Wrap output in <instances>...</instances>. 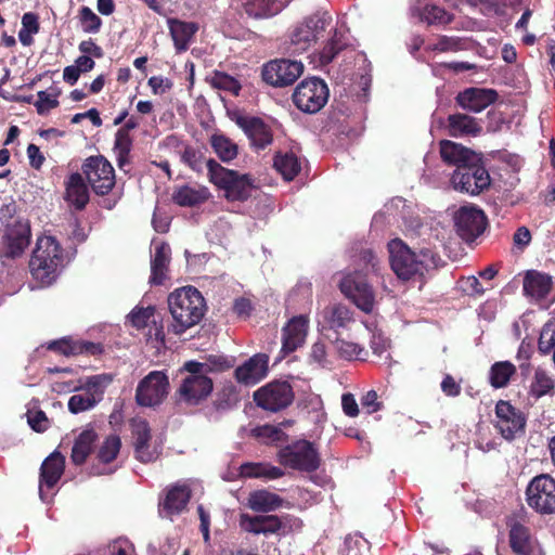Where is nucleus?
I'll use <instances>...</instances> for the list:
<instances>
[{
	"label": "nucleus",
	"mask_w": 555,
	"mask_h": 555,
	"mask_svg": "<svg viewBox=\"0 0 555 555\" xmlns=\"http://www.w3.org/2000/svg\"><path fill=\"white\" fill-rule=\"evenodd\" d=\"M113 382V376L109 374H99L90 376L86 379L85 383L79 380L77 386L73 387L74 391H78L80 389H86L88 393H94V397L102 399V396L105 391V388Z\"/></svg>",
	"instance_id": "obj_44"
},
{
	"label": "nucleus",
	"mask_w": 555,
	"mask_h": 555,
	"mask_svg": "<svg viewBox=\"0 0 555 555\" xmlns=\"http://www.w3.org/2000/svg\"><path fill=\"white\" fill-rule=\"evenodd\" d=\"M63 264V248L52 236L37 240L36 248L29 260V270L34 279L42 284H51Z\"/></svg>",
	"instance_id": "obj_4"
},
{
	"label": "nucleus",
	"mask_w": 555,
	"mask_h": 555,
	"mask_svg": "<svg viewBox=\"0 0 555 555\" xmlns=\"http://www.w3.org/2000/svg\"><path fill=\"white\" fill-rule=\"evenodd\" d=\"M552 276L535 270L527 271L524 278V293L537 300L544 299L552 291Z\"/></svg>",
	"instance_id": "obj_29"
},
{
	"label": "nucleus",
	"mask_w": 555,
	"mask_h": 555,
	"mask_svg": "<svg viewBox=\"0 0 555 555\" xmlns=\"http://www.w3.org/2000/svg\"><path fill=\"white\" fill-rule=\"evenodd\" d=\"M232 366L230 360L224 356L209 354L206 358L207 372H223Z\"/></svg>",
	"instance_id": "obj_61"
},
{
	"label": "nucleus",
	"mask_w": 555,
	"mask_h": 555,
	"mask_svg": "<svg viewBox=\"0 0 555 555\" xmlns=\"http://www.w3.org/2000/svg\"><path fill=\"white\" fill-rule=\"evenodd\" d=\"M348 47L346 34L335 29L332 37L327 40L320 52V61L323 65L330 64L333 60Z\"/></svg>",
	"instance_id": "obj_37"
},
{
	"label": "nucleus",
	"mask_w": 555,
	"mask_h": 555,
	"mask_svg": "<svg viewBox=\"0 0 555 555\" xmlns=\"http://www.w3.org/2000/svg\"><path fill=\"white\" fill-rule=\"evenodd\" d=\"M79 20L85 33L95 34L102 26V20L89 7H81Z\"/></svg>",
	"instance_id": "obj_54"
},
{
	"label": "nucleus",
	"mask_w": 555,
	"mask_h": 555,
	"mask_svg": "<svg viewBox=\"0 0 555 555\" xmlns=\"http://www.w3.org/2000/svg\"><path fill=\"white\" fill-rule=\"evenodd\" d=\"M206 81L211 88L227 91L235 96H237L242 90V85L236 78L221 70H214L212 74L206 78Z\"/></svg>",
	"instance_id": "obj_42"
},
{
	"label": "nucleus",
	"mask_w": 555,
	"mask_h": 555,
	"mask_svg": "<svg viewBox=\"0 0 555 555\" xmlns=\"http://www.w3.org/2000/svg\"><path fill=\"white\" fill-rule=\"evenodd\" d=\"M65 468V457L60 452H52L41 464L39 476V495L44 500L43 488L51 489L60 481Z\"/></svg>",
	"instance_id": "obj_21"
},
{
	"label": "nucleus",
	"mask_w": 555,
	"mask_h": 555,
	"mask_svg": "<svg viewBox=\"0 0 555 555\" xmlns=\"http://www.w3.org/2000/svg\"><path fill=\"white\" fill-rule=\"evenodd\" d=\"M498 99L499 94L494 89L469 87L459 92L454 100L464 111L480 113Z\"/></svg>",
	"instance_id": "obj_16"
},
{
	"label": "nucleus",
	"mask_w": 555,
	"mask_h": 555,
	"mask_svg": "<svg viewBox=\"0 0 555 555\" xmlns=\"http://www.w3.org/2000/svg\"><path fill=\"white\" fill-rule=\"evenodd\" d=\"M31 232L28 223L16 221L11 224L3 235V254L9 258L20 257L30 243Z\"/></svg>",
	"instance_id": "obj_19"
},
{
	"label": "nucleus",
	"mask_w": 555,
	"mask_h": 555,
	"mask_svg": "<svg viewBox=\"0 0 555 555\" xmlns=\"http://www.w3.org/2000/svg\"><path fill=\"white\" fill-rule=\"evenodd\" d=\"M134 449L144 447L150 443L152 439L151 428L147 422H140L133 429Z\"/></svg>",
	"instance_id": "obj_59"
},
{
	"label": "nucleus",
	"mask_w": 555,
	"mask_h": 555,
	"mask_svg": "<svg viewBox=\"0 0 555 555\" xmlns=\"http://www.w3.org/2000/svg\"><path fill=\"white\" fill-rule=\"evenodd\" d=\"M305 23L312 35H314V40L317 41L323 37L326 28L331 25L332 16L328 12H315L311 16L307 17Z\"/></svg>",
	"instance_id": "obj_49"
},
{
	"label": "nucleus",
	"mask_w": 555,
	"mask_h": 555,
	"mask_svg": "<svg viewBox=\"0 0 555 555\" xmlns=\"http://www.w3.org/2000/svg\"><path fill=\"white\" fill-rule=\"evenodd\" d=\"M279 389V405L281 411L293 403L295 395L293 386L287 380L280 382Z\"/></svg>",
	"instance_id": "obj_64"
},
{
	"label": "nucleus",
	"mask_w": 555,
	"mask_h": 555,
	"mask_svg": "<svg viewBox=\"0 0 555 555\" xmlns=\"http://www.w3.org/2000/svg\"><path fill=\"white\" fill-rule=\"evenodd\" d=\"M495 417L494 426L505 440L512 441L525 434L527 418L509 401L499 400L496 402Z\"/></svg>",
	"instance_id": "obj_11"
},
{
	"label": "nucleus",
	"mask_w": 555,
	"mask_h": 555,
	"mask_svg": "<svg viewBox=\"0 0 555 555\" xmlns=\"http://www.w3.org/2000/svg\"><path fill=\"white\" fill-rule=\"evenodd\" d=\"M233 120L258 149H264L272 143V131L261 118L237 114Z\"/></svg>",
	"instance_id": "obj_18"
},
{
	"label": "nucleus",
	"mask_w": 555,
	"mask_h": 555,
	"mask_svg": "<svg viewBox=\"0 0 555 555\" xmlns=\"http://www.w3.org/2000/svg\"><path fill=\"white\" fill-rule=\"evenodd\" d=\"M464 49V42L460 38L441 36L436 46L435 50L447 52V51H460Z\"/></svg>",
	"instance_id": "obj_62"
},
{
	"label": "nucleus",
	"mask_w": 555,
	"mask_h": 555,
	"mask_svg": "<svg viewBox=\"0 0 555 555\" xmlns=\"http://www.w3.org/2000/svg\"><path fill=\"white\" fill-rule=\"evenodd\" d=\"M180 160L197 173L203 172L204 165L207 166L208 162L205 157V153L201 149L192 145H185L180 152Z\"/></svg>",
	"instance_id": "obj_47"
},
{
	"label": "nucleus",
	"mask_w": 555,
	"mask_h": 555,
	"mask_svg": "<svg viewBox=\"0 0 555 555\" xmlns=\"http://www.w3.org/2000/svg\"><path fill=\"white\" fill-rule=\"evenodd\" d=\"M450 181L455 191L469 195H478L491 184V178L481 155L454 169Z\"/></svg>",
	"instance_id": "obj_6"
},
{
	"label": "nucleus",
	"mask_w": 555,
	"mask_h": 555,
	"mask_svg": "<svg viewBox=\"0 0 555 555\" xmlns=\"http://www.w3.org/2000/svg\"><path fill=\"white\" fill-rule=\"evenodd\" d=\"M250 436L264 444H274L278 441V427L274 425L257 426L250 430Z\"/></svg>",
	"instance_id": "obj_55"
},
{
	"label": "nucleus",
	"mask_w": 555,
	"mask_h": 555,
	"mask_svg": "<svg viewBox=\"0 0 555 555\" xmlns=\"http://www.w3.org/2000/svg\"><path fill=\"white\" fill-rule=\"evenodd\" d=\"M167 301L172 318L168 324V332L179 336L197 325L207 309L202 293L194 286L176 289L170 293Z\"/></svg>",
	"instance_id": "obj_1"
},
{
	"label": "nucleus",
	"mask_w": 555,
	"mask_h": 555,
	"mask_svg": "<svg viewBox=\"0 0 555 555\" xmlns=\"http://www.w3.org/2000/svg\"><path fill=\"white\" fill-rule=\"evenodd\" d=\"M253 398L259 408L273 413L278 412V379L260 387L254 392Z\"/></svg>",
	"instance_id": "obj_39"
},
{
	"label": "nucleus",
	"mask_w": 555,
	"mask_h": 555,
	"mask_svg": "<svg viewBox=\"0 0 555 555\" xmlns=\"http://www.w3.org/2000/svg\"><path fill=\"white\" fill-rule=\"evenodd\" d=\"M155 307H135L129 314L130 323L137 330H143L146 327L154 317Z\"/></svg>",
	"instance_id": "obj_53"
},
{
	"label": "nucleus",
	"mask_w": 555,
	"mask_h": 555,
	"mask_svg": "<svg viewBox=\"0 0 555 555\" xmlns=\"http://www.w3.org/2000/svg\"><path fill=\"white\" fill-rule=\"evenodd\" d=\"M508 540L512 551L517 555H530L532 553V538L529 527L516 519L507 521Z\"/></svg>",
	"instance_id": "obj_27"
},
{
	"label": "nucleus",
	"mask_w": 555,
	"mask_h": 555,
	"mask_svg": "<svg viewBox=\"0 0 555 555\" xmlns=\"http://www.w3.org/2000/svg\"><path fill=\"white\" fill-rule=\"evenodd\" d=\"M538 350L542 354L554 353L555 350V321L546 322L539 336Z\"/></svg>",
	"instance_id": "obj_50"
},
{
	"label": "nucleus",
	"mask_w": 555,
	"mask_h": 555,
	"mask_svg": "<svg viewBox=\"0 0 555 555\" xmlns=\"http://www.w3.org/2000/svg\"><path fill=\"white\" fill-rule=\"evenodd\" d=\"M167 25L178 53L185 52L189 49L193 37L199 29L195 22H185L175 17L168 18Z\"/></svg>",
	"instance_id": "obj_25"
},
{
	"label": "nucleus",
	"mask_w": 555,
	"mask_h": 555,
	"mask_svg": "<svg viewBox=\"0 0 555 555\" xmlns=\"http://www.w3.org/2000/svg\"><path fill=\"white\" fill-rule=\"evenodd\" d=\"M261 78L267 85L278 87V59L270 60L263 64Z\"/></svg>",
	"instance_id": "obj_63"
},
{
	"label": "nucleus",
	"mask_w": 555,
	"mask_h": 555,
	"mask_svg": "<svg viewBox=\"0 0 555 555\" xmlns=\"http://www.w3.org/2000/svg\"><path fill=\"white\" fill-rule=\"evenodd\" d=\"M241 527L248 532L253 533H268L278 531V516H250L242 514L240 520Z\"/></svg>",
	"instance_id": "obj_32"
},
{
	"label": "nucleus",
	"mask_w": 555,
	"mask_h": 555,
	"mask_svg": "<svg viewBox=\"0 0 555 555\" xmlns=\"http://www.w3.org/2000/svg\"><path fill=\"white\" fill-rule=\"evenodd\" d=\"M353 321L351 311L344 305H333L322 311V321L320 325L322 331L333 330L338 333L346 328Z\"/></svg>",
	"instance_id": "obj_31"
},
{
	"label": "nucleus",
	"mask_w": 555,
	"mask_h": 555,
	"mask_svg": "<svg viewBox=\"0 0 555 555\" xmlns=\"http://www.w3.org/2000/svg\"><path fill=\"white\" fill-rule=\"evenodd\" d=\"M212 380L206 375H189L177 390L179 399L189 405H197L212 391Z\"/></svg>",
	"instance_id": "obj_15"
},
{
	"label": "nucleus",
	"mask_w": 555,
	"mask_h": 555,
	"mask_svg": "<svg viewBox=\"0 0 555 555\" xmlns=\"http://www.w3.org/2000/svg\"><path fill=\"white\" fill-rule=\"evenodd\" d=\"M64 199L76 210L81 211L90 201L88 184L79 172L70 173L65 181Z\"/></svg>",
	"instance_id": "obj_24"
},
{
	"label": "nucleus",
	"mask_w": 555,
	"mask_h": 555,
	"mask_svg": "<svg viewBox=\"0 0 555 555\" xmlns=\"http://www.w3.org/2000/svg\"><path fill=\"white\" fill-rule=\"evenodd\" d=\"M191 499V490L188 486H173L169 488L163 501L159 502V514L164 517H172L181 514Z\"/></svg>",
	"instance_id": "obj_22"
},
{
	"label": "nucleus",
	"mask_w": 555,
	"mask_h": 555,
	"mask_svg": "<svg viewBox=\"0 0 555 555\" xmlns=\"http://www.w3.org/2000/svg\"><path fill=\"white\" fill-rule=\"evenodd\" d=\"M247 506L257 513H269L278 508V494L268 490H255L249 493Z\"/></svg>",
	"instance_id": "obj_36"
},
{
	"label": "nucleus",
	"mask_w": 555,
	"mask_h": 555,
	"mask_svg": "<svg viewBox=\"0 0 555 555\" xmlns=\"http://www.w3.org/2000/svg\"><path fill=\"white\" fill-rule=\"evenodd\" d=\"M439 153L442 162L449 166H454L455 169H459V166L468 164L480 155L451 140H441L439 142Z\"/></svg>",
	"instance_id": "obj_26"
},
{
	"label": "nucleus",
	"mask_w": 555,
	"mask_h": 555,
	"mask_svg": "<svg viewBox=\"0 0 555 555\" xmlns=\"http://www.w3.org/2000/svg\"><path fill=\"white\" fill-rule=\"evenodd\" d=\"M444 128L448 134L453 138L477 137L482 132V127L478 120L464 113L450 114Z\"/></svg>",
	"instance_id": "obj_23"
},
{
	"label": "nucleus",
	"mask_w": 555,
	"mask_h": 555,
	"mask_svg": "<svg viewBox=\"0 0 555 555\" xmlns=\"http://www.w3.org/2000/svg\"><path fill=\"white\" fill-rule=\"evenodd\" d=\"M81 170V175L86 177L88 184L99 196L107 195L115 186L114 167L103 155L86 158Z\"/></svg>",
	"instance_id": "obj_9"
},
{
	"label": "nucleus",
	"mask_w": 555,
	"mask_h": 555,
	"mask_svg": "<svg viewBox=\"0 0 555 555\" xmlns=\"http://www.w3.org/2000/svg\"><path fill=\"white\" fill-rule=\"evenodd\" d=\"M308 331L309 318L306 314L294 315L287 321L283 326L280 361L305 345Z\"/></svg>",
	"instance_id": "obj_14"
},
{
	"label": "nucleus",
	"mask_w": 555,
	"mask_h": 555,
	"mask_svg": "<svg viewBox=\"0 0 555 555\" xmlns=\"http://www.w3.org/2000/svg\"><path fill=\"white\" fill-rule=\"evenodd\" d=\"M339 289L363 312H372L375 294L373 287L367 283L365 274L359 271L345 274L339 282Z\"/></svg>",
	"instance_id": "obj_10"
},
{
	"label": "nucleus",
	"mask_w": 555,
	"mask_h": 555,
	"mask_svg": "<svg viewBox=\"0 0 555 555\" xmlns=\"http://www.w3.org/2000/svg\"><path fill=\"white\" fill-rule=\"evenodd\" d=\"M240 476L273 480L278 478V467L263 462H246L240 466Z\"/></svg>",
	"instance_id": "obj_40"
},
{
	"label": "nucleus",
	"mask_w": 555,
	"mask_h": 555,
	"mask_svg": "<svg viewBox=\"0 0 555 555\" xmlns=\"http://www.w3.org/2000/svg\"><path fill=\"white\" fill-rule=\"evenodd\" d=\"M170 259L171 248L168 243L160 242L155 245L154 255L151 259V284L162 285L164 283L167 276Z\"/></svg>",
	"instance_id": "obj_28"
},
{
	"label": "nucleus",
	"mask_w": 555,
	"mask_h": 555,
	"mask_svg": "<svg viewBox=\"0 0 555 555\" xmlns=\"http://www.w3.org/2000/svg\"><path fill=\"white\" fill-rule=\"evenodd\" d=\"M337 350L339 356L346 360L360 359L364 351L360 345L346 340L337 341Z\"/></svg>",
	"instance_id": "obj_57"
},
{
	"label": "nucleus",
	"mask_w": 555,
	"mask_h": 555,
	"mask_svg": "<svg viewBox=\"0 0 555 555\" xmlns=\"http://www.w3.org/2000/svg\"><path fill=\"white\" fill-rule=\"evenodd\" d=\"M515 373L516 366L509 361L495 362L490 369V384L494 388H503Z\"/></svg>",
	"instance_id": "obj_43"
},
{
	"label": "nucleus",
	"mask_w": 555,
	"mask_h": 555,
	"mask_svg": "<svg viewBox=\"0 0 555 555\" xmlns=\"http://www.w3.org/2000/svg\"><path fill=\"white\" fill-rule=\"evenodd\" d=\"M48 350L57 352L65 357L70 356H99L103 353L104 348L100 343H92L82 339H74L65 336L56 340H52L47 346Z\"/></svg>",
	"instance_id": "obj_17"
},
{
	"label": "nucleus",
	"mask_w": 555,
	"mask_h": 555,
	"mask_svg": "<svg viewBox=\"0 0 555 555\" xmlns=\"http://www.w3.org/2000/svg\"><path fill=\"white\" fill-rule=\"evenodd\" d=\"M299 61L280 59V88L293 85L304 73Z\"/></svg>",
	"instance_id": "obj_45"
},
{
	"label": "nucleus",
	"mask_w": 555,
	"mask_h": 555,
	"mask_svg": "<svg viewBox=\"0 0 555 555\" xmlns=\"http://www.w3.org/2000/svg\"><path fill=\"white\" fill-rule=\"evenodd\" d=\"M38 100L35 102L37 113L39 115H46L51 109L59 106L57 94L51 95L47 91H39L37 93Z\"/></svg>",
	"instance_id": "obj_56"
},
{
	"label": "nucleus",
	"mask_w": 555,
	"mask_h": 555,
	"mask_svg": "<svg viewBox=\"0 0 555 555\" xmlns=\"http://www.w3.org/2000/svg\"><path fill=\"white\" fill-rule=\"evenodd\" d=\"M210 146L218 158L230 163L237 157L238 146L223 133H214L209 139Z\"/></svg>",
	"instance_id": "obj_34"
},
{
	"label": "nucleus",
	"mask_w": 555,
	"mask_h": 555,
	"mask_svg": "<svg viewBox=\"0 0 555 555\" xmlns=\"http://www.w3.org/2000/svg\"><path fill=\"white\" fill-rule=\"evenodd\" d=\"M96 440L98 434L93 428H86L76 437L70 453L74 465L80 466L86 463L93 452Z\"/></svg>",
	"instance_id": "obj_30"
},
{
	"label": "nucleus",
	"mask_w": 555,
	"mask_h": 555,
	"mask_svg": "<svg viewBox=\"0 0 555 555\" xmlns=\"http://www.w3.org/2000/svg\"><path fill=\"white\" fill-rule=\"evenodd\" d=\"M269 357L257 353L235 369L234 375L238 383L246 386L256 385L268 375Z\"/></svg>",
	"instance_id": "obj_20"
},
{
	"label": "nucleus",
	"mask_w": 555,
	"mask_h": 555,
	"mask_svg": "<svg viewBox=\"0 0 555 555\" xmlns=\"http://www.w3.org/2000/svg\"><path fill=\"white\" fill-rule=\"evenodd\" d=\"M99 399L94 393L73 395L67 403L68 410L73 414H78L88 411L96 405Z\"/></svg>",
	"instance_id": "obj_52"
},
{
	"label": "nucleus",
	"mask_w": 555,
	"mask_h": 555,
	"mask_svg": "<svg viewBox=\"0 0 555 555\" xmlns=\"http://www.w3.org/2000/svg\"><path fill=\"white\" fill-rule=\"evenodd\" d=\"M242 3L248 16L263 18L274 15L275 0H242Z\"/></svg>",
	"instance_id": "obj_48"
},
{
	"label": "nucleus",
	"mask_w": 555,
	"mask_h": 555,
	"mask_svg": "<svg viewBox=\"0 0 555 555\" xmlns=\"http://www.w3.org/2000/svg\"><path fill=\"white\" fill-rule=\"evenodd\" d=\"M488 225L485 212L475 206H462L454 214L455 233L466 243L475 242Z\"/></svg>",
	"instance_id": "obj_12"
},
{
	"label": "nucleus",
	"mask_w": 555,
	"mask_h": 555,
	"mask_svg": "<svg viewBox=\"0 0 555 555\" xmlns=\"http://www.w3.org/2000/svg\"><path fill=\"white\" fill-rule=\"evenodd\" d=\"M330 90L325 81L318 77L302 80L295 89L292 99L295 106L307 114L320 112L328 101Z\"/></svg>",
	"instance_id": "obj_7"
},
{
	"label": "nucleus",
	"mask_w": 555,
	"mask_h": 555,
	"mask_svg": "<svg viewBox=\"0 0 555 555\" xmlns=\"http://www.w3.org/2000/svg\"><path fill=\"white\" fill-rule=\"evenodd\" d=\"M121 440L117 435L107 436L96 452V460L101 464H109L116 460L120 452Z\"/></svg>",
	"instance_id": "obj_46"
},
{
	"label": "nucleus",
	"mask_w": 555,
	"mask_h": 555,
	"mask_svg": "<svg viewBox=\"0 0 555 555\" xmlns=\"http://www.w3.org/2000/svg\"><path fill=\"white\" fill-rule=\"evenodd\" d=\"M312 42H315L314 35L305 22L296 26L291 34V43L296 47V50L305 51Z\"/></svg>",
	"instance_id": "obj_51"
},
{
	"label": "nucleus",
	"mask_w": 555,
	"mask_h": 555,
	"mask_svg": "<svg viewBox=\"0 0 555 555\" xmlns=\"http://www.w3.org/2000/svg\"><path fill=\"white\" fill-rule=\"evenodd\" d=\"M209 181L218 189L224 191V196L231 202H244L250 197L254 189V181L248 173L228 169L216 159L207 162Z\"/></svg>",
	"instance_id": "obj_5"
},
{
	"label": "nucleus",
	"mask_w": 555,
	"mask_h": 555,
	"mask_svg": "<svg viewBox=\"0 0 555 555\" xmlns=\"http://www.w3.org/2000/svg\"><path fill=\"white\" fill-rule=\"evenodd\" d=\"M460 286L463 293L468 296H480L483 295L486 291L478 278L474 275L462 278L460 280Z\"/></svg>",
	"instance_id": "obj_58"
},
{
	"label": "nucleus",
	"mask_w": 555,
	"mask_h": 555,
	"mask_svg": "<svg viewBox=\"0 0 555 555\" xmlns=\"http://www.w3.org/2000/svg\"><path fill=\"white\" fill-rule=\"evenodd\" d=\"M322 463L318 448L306 439L288 442V436L280 430V465L311 474L317 472Z\"/></svg>",
	"instance_id": "obj_3"
},
{
	"label": "nucleus",
	"mask_w": 555,
	"mask_h": 555,
	"mask_svg": "<svg viewBox=\"0 0 555 555\" xmlns=\"http://www.w3.org/2000/svg\"><path fill=\"white\" fill-rule=\"evenodd\" d=\"M299 152L298 145H293L283 155L280 152V176L287 182L293 181L301 171V159L297 155Z\"/></svg>",
	"instance_id": "obj_35"
},
{
	"label": "nucleus",
	"mask_w": 555,
	"mask_h": 555,
	"mask_svg": "<svg viewBox=\"0 0 555 555\" xmlns=\"http://www.w3.org/2000/svg\"><path fill=\"white\" fill-rule=\"evenodd\" d=\"M555 392V382L548 373L542 369H537L533 379L530 384L529 395L535 399L543 396H552Z\"/></svg>",
	"instance_id": "obj_41"
},
{
	"label": "nucleus",
	"mask_w": 555,
	"mask_h": 555,
	"mask_svg": "<svg viewBox=\"0 0 555 555\" xmlns=\"http://www.w3.org/2000/svg\"><path fill=\"white\" fill-rule=\"evenodd\" d=\"M390 266L396 275L403 281H424L429 270L437 268L438 255L429 248L422 249L418 254L400 238L388 243Z\"/></svg>",
	"instance_id": "obj_2"
},
{
	"label": "nucleus",
	"mask_w": 555,
	"mask_h": 555,
	"mask_svg": "<svg viewBox=\"0 0 555 555\" xmlns=\"http://www.w3.org/2000/svg\"><path fill=\"white\" fill-rule=\"evenodd\" d=\"M413 13L416 14L422 22H426L428 25H446L451 23L453 20V16L449 12L435 4H425L422 8L416 7L413 9Z\"/></svg>",
	"instance_id": "obj_38"
},
{
	"label": "nucleus",
	"mask_w": 555,
	"mask_h": 555,
	"mask_svg": "<svg viewBox=\"0 0 555 555\" xmlns=\"http://www.w3.org/2000/svg\"><path fill=\"white\" fill-rule=\"evenodd\" d=\"M526 502L540 515L555 514V478L550 474L534 476L526 488Z\"/></svg>",
	"instance_id": "obj_8"
},
{
	"label": "nucleus",
	"mask_w": 555,
	"mask_h": 555,
	"mask_svg": "<svg viewBox=\"0 0 555 555\" xmlns=\"http://www.w3.org/2000/svg\"><path fill=\"white\" fill-rule=\"evenodd\" d=\"M362 408L366 413L372 414L380 411L384 408L382 401L378 400V395L375 390L371 389L366 391L360 399Z\"/></svg>",
	"instance_id": "obj_60"
},
{
	"label": "nucleus",
	"mask_w": 555,
	"mask_h": 555,
	"mask_svg": "<svg viewBox=\"0 0 555 555\" xmlns=\"http://www.w3.org/2000/svg\"><path fill=\"white\" fill-rule=\"evenodd\" d=\"M168 390V376L162 371H152L139 382L135 401L140 406H155L164 401Z\"/></svg>",
	"instance_id": "obj_13"
},
{
	"label": "nucleus",
	"mask_w": 555,
	"mask_h": 555,
	"mask_svg": "<svg viewBox=\"0 0 555 555\" xmlns=\"http://www.w3.org/2000/svg\"><path fill=\"white\" fill-rule=\"evenodd\" d=\"M208 197L209 192L205 186L195 189L190 185H182L178 188L172 194L173 202L181 207L197 206L206 202Z\"/></svg>",
	"instance_id": "obj_33"
}]
</instances>
